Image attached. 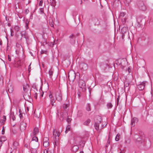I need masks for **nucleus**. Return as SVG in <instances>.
I'll return each instance as SVG.
<instances>
[{
  "label": "nucleus",
  "instance_id": "nucleus-16",
  "mask_svg": "<svg viewBox=\"0 0 153 153\" xmlns=\"http://www.w3.org/2000/svg\"><path fill=\"white\" fill-rule=\"evenodd\" d=\"M39 129L38 128L35 127L34 128L33 135H36L39 133Z\"/></svg>",
  "mask_w": 153,
  "mask_h": 153
},
{
  "label": "nucleus",
  "instance_id": "nucleus-56",
  "mask_svg": "<svg viewBox=\"0 0 153 153\" xmlns=\"http://www.w3.org/2000/svg\"><path fill=\"white\" fill-rule=\"evenodd\" d=\"M141 140V139L140 138V137L138 138L136 140V141L137 142H140Z\"/></svg>",
  "mask_w": 153,
  "mask_h": 153
},
{
  "label": "nucleus",
  "instance_id": "nucleus-36",
  "mask_svg": "<svg viewBox=\"0 0 153 153\" xmlns=\"http://www.w3.org/2000/svg\"><path fill=\"white\" fill-rule=\"evenodd\" d=\"M32 153H36V149H33L31 150Z\"/></svg>",
  "mask_w": 153,
  "mask_h": 153
},
{
  "label": "nucleus",
  "instance_id": "nucleus-54",
  "mask_svg": "<svg viewBox=\"0 0 153 153\" xmlns=\"http://www.w3.org/2000/svg\"><path fill=\"white\" fill-rule=\"evenodd\" d=\"M23 90L24 91H25V92L27 91V89L26 87H25L24 86H23Z\"/></svg>",
  "mask_w": 153,
  "mask_h": 153
},
{
  "label": "nucleus",
  "instance_id": "nucleus-19",
  "mask_svg": "<svg viewBox=\"0 0 153 153\" xmlns=\"http://www.w3.org/2000/svg\"><path fill=\"white\" fill-rule=\"evenodd\" d=\"M13 91V87L10 85V86H8V91L10 93H11Z\"/></svg>",
  "mask_w": 153,
  "mask_h": 153
},
{
  "label": "nucleus",
  "instance_id": "nucleus-50",
  "mask_svg": "<svg viewBox=\"0 0 153 153\" xmlns=\"http://www.w3.org/2000/svg\"><path fill=\"white\" fill-rule=\"evenodd\" d=\"M31 63L28 66V71H29V73L30 71V69H31V67H30V65Z\"/></svg>",
  "mask_w": 153,
  "mask_h": 153
},
{
  "label": "nucleus",
  "instance_id": "nucleus-13",
  "mask_svg": "<svg viewBox=\"0 0 153 153\" xmlns=\"http://www.w3.org/2000/svg\"><path fill=\"white\" fill-rule=\"evenodd\" d=\"M26 123L24 122H22L21 123L20 125V129L21 130H24L26 129Z\"/></svg>",
  "mask_w": 153,
  "mask_h": 153
},
{
  "label": "nucleus",
  "instance_id": "nucleus-58",
  "mask_svg": "<svg viewBox=\"0 0 153 153\" xmlns=\"http://www.w3.org/2000/svg\"><path fill=\"white\" fill-rule=\"evenodd\" d=\"M32 87L33 88H34V89H36V85H33L32 86Z\"/></svg>",
  "mask_w": 153,
  "mask_h": 153
},
{
  "label": "nucleus",
  "instance_id": "nucleus-17",
  "mask_svg": "<svg viewBox=\"0 0 153 153\" xmlns=\"http://www.w3.org/2000/svg\"><path fill=\"white\" fill-rule=\"evenodd\" d=\"M50 3L51 5L53 7H54L56 5L55 0H50Z\"/></svg>",
  "mask_w": 153,
  "mask_h": 153
},
{
  "label": "nucleus",
  "instance_id": "nucleus-57",
  "mask_svg": "<svg viewBox=\"0 0 153 153\" xmlns=\"http://www.w3.org/2000/svg\"><path fill=\"white\" fill-rule=\"evenodd\" d=\"M49 97L50 99H51L53 97L51 93V94L49 95Z\"/></svg>",
  "mask_w": 153,
  "mask_h": 153
},
{
  "label": "nucleus",
  "instance_id": "nucleus-11",
  "mask_svg": "<svg viewBox=\"0 0 153 153\" xmlns=\"http://www.w3.org/2000/svg\"><path fill=\"white\" fill-rule=\"evenodd\" d=\"M69 37L70 38V42L72 44H74L75 42V35H74L73 34H71L69 36Z\"/></svg>",
  "mask_w": 153,
  "mask_h": 153
},
{
  "label": "nucleus",
  "instance_id": "nucleus-37",
  "mask_svg": "<svg viewBox=\"0 0 153 153\" xmlns=\"http://www.w3.org/2000/svg\"><path fill=\"white\" fill-rule=\"evenodd\" d=\"M68 105L67 104H64L63 105V107L64 109V110H65V109H67L68 107Z\"/></svg>",
  "mask_w": 153,
  "mask_h": 153
},
{
  "label": "nucleus",
  "instance_id": "nucleus-44",
  "mask_svg": "<svg viewBox=\"0 0 153 153\" xmlns=\"http://www.w3.org/2000/svg\"><path fill=\"white\" fill-rule=\"evenodd\" d=\"M82 115V113L80 111H79L78 112V114L77 115H78L80 117Z\"/></svg>",
  "mask_w": 153,
  "mask_h": 153
},
{
  "label": "nucleus",
  "instance_id": "nucleus-51",
  "mask_svg": "<svg viewBox=\"0 0 153 153\" xmlns=\"http://www.w3.org/2000/svg\"><path fill=\"white\" fill-rule=\"evenodd\" d=\"M66 129L68 131H70V127L69 126H67L66 128Z\"/></svg>",
  "mask_w": 153,
  "mask_h": 153
},
{
  "label": "nucleus",
  "instance_id": "nucleus-34",
  "mask_svg": "<svg viewBox=\"0 0 153 153\" xmlns=\"http://www.w3.org/2000/svg\"><path fill=\"white\" fill-rule=\"evenodd\" d=\"M34 116L35 117L38 118L40 116V114L39 113L37 114H36L35 112V111L34 112Z\"/></svg>",
  "mask_w": 153,
  "mask_h": 153
},
{
  "label": "nucleus",
  "instance_id": "nucleus-26",
  "mask_svg": "<svg viewBox=\"0 0 153 153\" xmlns=\"http://www.w3.org/2000/svg\"><path fill=\"white\" fill-rule=\"evenodd\" d=\"M49 145V143L48 141V142H44L43 143V145L45 147H47Z\"/></svg>",
  "mask_w": 153,
  "mask_h": 153
},
{
  "label": "nucleus",
  "instance_id": "nucleus-45",
  "mask_svg": "<svg viewBox=\"0 0 153 153\" xmlns=\"http://www.w3.org/2000/svg\"><path fill=\"white\" fill-rule=\"evenodd\" d=\"M28 21H27H27H26V29H27L28 28Z\"/></svg>",
  "mask_w": 153,
  "mask_h": 153
},
{
  "label": "nucleus",
  "instance_id": "nucleus-20",
  "mask_svg": "<svg viewBox=\"0 0 153 153\" xmlns=\"http://www.w3.org/2000/svg\"><path fill=\"white\" fill-rule=\"evenodd\" d=\"M100 123H95L94 126L95 127V129L97 131H98L99 130V124Z\"/></svg>",
  "mask_w": 153,
  "mask_h": 153
},
{
  "label": "nucleus",
  "instance_id": "nucleus-32",
  "mask_svg": "<svg viewBox=\"0 0 153 153\" xmlns=\"http://www.w3.org/2000/svg\"><path fill=\"white\" fill-rule=\"evenodd\" d=\"M49 74L50 76V77L51 78H52L53 76V71L51 70H49Z\"/></svg>",
  "mask_w": 153,
  "mask_h": 153
},
{
  "label": "nucleus",
  "instance_id": "nucleus-4",
  "mask_svg": "<svg viewBox=\"0 0 153 153\" xmlns=\"http://www.w3.org/2000/svg\"><path fill=\"white\" fill-rule=\"evenodd\" d=\"M58 117L61 121L63 120V119L66 118L67 117L68 113L67 112H64L63 111H62L59 113V112H58Z\"/></svg>",
  "mask_w": 153,
  "mask_h": 153
},
{
  "label": "nucleus",
  "instance_id": "nucleus-62",
  "mask_svg": "<svg viewBox=\"0 0 153 153\" xmlns=\"http://www.w3.org/2000/svg\"><path fill=\"white\" fill-rule=\"evenodd\" d=\"M29 12V10H27V9H26L25 11V13H26V14H27Z\"/></svg>",
  "mask_w": 153,
  "mask_h": 153
},
{
  "label": "nucleus",
  "instance_id": "nucleus-38",
  "mask_svg": "<svg viewBox=\"0 0 153 153\" xmlns=\"http://www.w3.org/2000/svg\"><path fill=\"white\" fill-rule=\"evenodd\" d=\"M120 136V135L117 134L115 137V140L116 141H118L119 140V137Z\"/></svg>",
  "mask_w": 153,
  "mask_h": 153
},
{
  "label": "nucleus",
  "instance_id": "nucleus-18",
  "mask_svg": "<svg viewBox=\"0 0 153 153\" xmlns=\"http://www.w3.org/2000/svg\"><path fill=\"white\" fill-rule=\"evenodd\" d=\"M86 109L88 111H90L91 110V105L90 103H88L86 107Z\"/></svg>",
  "mask_w": 153,
  "mask_h": 153
},
{
  "label": "nucleus",
  "instance_id": "nucleus-59",
  "mask_svg": "<svg viewBox=\"0 0 153 153\" xmlns=\"http://www.w3.org/2000/svg\"><path fill=\"white\" fill-rule=\"evenodd\" d=\"M48 150L46 149H45L44 151V153H48Z\"/></svg>",
  "mask_w": 153,
  "mask_h": 153
},
{
  "label": "nucleus",
  "instance_id": "nucleus-1",
  "mask_svg": "<svg viewBox=\"0 0 153 153\" xmlns=\"http://www.w3.org/2000/svg\"><path fill=\"white\" fill-rule=\"evenodd\" d=\"M79 87L82 89V91L84 92L86 90V84L84 80L82 79H80L79 82Z\"/></svg>",
  "mask_w": 153,
  "mask_h": 153
},
{
  "label": "nucleus",
  "instance_id": "nucleus-41",
  "mask_svg": "<svg viewBox=\"0 0 153 153\" xmlns=\"http://www.w3.org/2000/svg\"><path fill=\"white\" fill-rule=\"evenodd\" d=\"M19 112L20 113V114L19 115V116L21 119H22V118H23V116L22 114L21 113V110L20 109L19 110Z\"/></svg>",
  "mask_w": 153,
  "mask_h": 153
},
{
  "label": "nucleus",
  "instance_id": "nucleus-43",
  "mask_svg": "<svg viewBox=\"0 0 153 153\" xmlns=\"http://www.w3.org/2000/svg\"><path fill=\"white\" fill-rule=\"evenodd\" d=\"M10 32H11V36H14V32L13 30H12V29H10Z\"/></svg>",
  "mask_w": 153,
  "mask_h": 153
},
{
  "label": "nucleus",
  "instance_id": "nucleus-53",
  "mask_svg": "<svg viewBox=\"0 0 153 153\" xmlns=\"http://www.w3.org/2000/svg\"><path fill=\"white\" fill-rule=\"evenodd\" d=\"M40 12L41 13H44V11L43 9L42 8H41L40 9Z\"/></svg>",
  "mask_w": 153,
  "mask_h": 153
},
{
  "label": "nucleus",
  "instance_id": "nucleus-14",
  "mask_svg": "<svg viewBox=\"0 0 153 153\" xmlns=\"http://www.w3.org/2000/svg\"><path fill=\"white\" fill-rule=\"evenodd\" d=\"M6 140V138L4 137H1L0 138V148L2 145V142H4Z\"/></svg>",
  "mask_w": 153,
  "mask_h": 153
},
{
  "label": "nucleus",
  "instance_id": "nucleus-28",
  "mask_svg": "<svg viewBox=\"0 0 153 153\" xmlns=\"http://www.w3.org/2000/svg\"><path fill=\"white\" fill-rule=\"evenodd\" d=\"M91 120L90 119H88L84 123V124L85 125H88L90 123Z\"/></svg>",
  "mask_w": 153,
  "mask_h": 153
},
{
  "label": "nucleus",
  "instance_id": "nucleus-33",
  "mask_svg": "<svg viewBox=\"0 0 153 153\" xmlns=\"http://www.w3.org/2000/svg\"><path fill=\"white\" fill-rule=\"evenodd\" d=\"M14 29L17 32H18L20 30V27L18 26H15L14 27Z\"/></svg>",
  "mask_w": 153,
  "mask_h": 153
},
{
  "label": "nucleus",
  "instance_id": "nucleus-46",
  "mask_svg": "<svg viewBox=\"0 0 153 153\" xmlns=\"http://www.w3.org/2000/svg\"><path fill=\"white\" fill-rule=\"evenodd\" d=\"M43 0H41V1H40L39 3V5L42 6V4L43 3Z\"/></svg>",
  "mask_w": 153,
  "mask_h": 153
},
{
  "label": "nucleus",
  "instance_id": "nucleus-9",
  "mask_svg": "<svg viewBox=\"0 0 153 153\" xmlns=\"http://www.w3.org/2000/svg\"><path fill=\"white\" fill-rule=\"evenodd\" d=\"M102 120L101 117L99 115L95 116L94 121L95 123H101Z\"/></svg>",
  "mask_w": 153,
  "mask_h": 153
},
{
  "label": "nucleus",
  "instance_id": "nucleus-52",
  "mask_svg": "<svg viewBox=\"0 0 153 153\" xmlns=\"http://www.w3.org/2000/svg\"><path fill=\"white\" fill-rule=\"evenodd\" d=\"M46 52V51H44L43 50H42V51H41V54L44 53H45Z\"/></svg>",
  "mask_w": 153,
  "mask_h": 153
},
{
  "label": "nucleus",
  "instance_id": "nucleus-27",
  "mask_svg": "<svg viewBox=\"0 0 153 153\" xmlns=\"http://www.w3.org/2000/svg\"><path fill=\"white\" fill-rule=\"evenodd\" d=\"M33 137L32 138V140L37 142L38 141V137L36 136V135H33Z\"/></svg>",
  "mask_w": 153,
  "mask_h": 153
},
{
  "label": "nucleus",
  "instance_id": "nucleus-10",
  "mask_svg": "<svg viewBox=\"0 0 153 153\" xmlns=\"http://www.w3.org/2000/svg\"><path fill=\"white\" fill-rule=\"evenodd\" d=\"M145 82H142L140 85L137 86L138 88L140 90H143L144 88Z\"/></svg>",
  "mask_w": 153,
  "mask_h": 153
},
{
  "label": "nucleus",
  "instance_id": "nucleus-21",
  "mask_svg": "<svg viewBox=\"0 0 153 153\" xmlns=\"http://www.w3.org/2000/svg\"><path fill=\"white\" fill-rule=\"evenodd\" d=\"M10 118H12L13 120H15L16 119V117L14 115V113L12 112L10 114Z\"/></svg>",
  "mask_w": 153,
  "mask_h": 153
},
{
  "label": "nucleus",
  "instance_id": "nucleus-42",
  "mask_svg": "<svg viewBox=\"0 0 153 153\" xmlns=\"http://www.w3.org/2000/svg\"><path fill=\"white\" fill-rule=\"evenodd\" d=\"M48 137H45L44 138L43 141V142H48Z\"/></svg>",
  "mask_w": 153,
  "mask_h": 153
},
{
  "label": "nucleus",
  "instance_id": "nucleus-8",
  "mask_svg": "<svg viewBox=\"0 0 153 153\" xmlns=\"http://www.w3.org/2000/svg\"><path fill=\"white\" fill-rule=\"evenodd\" d=\"M92 21L95 25H99L100 23L99 19L96 17H94L92 19Z\"/></svg>",
  "mask_w": 153,
  "mask_h": 153
},
{
  "label": "nucleus",
  "instance_id": "nucleus-47",
  "mask_svg": "<svg viewBox=\"0 0 153 153\" xmlns=\"http://www.w3.org/2000/svg\"><path fill=\"white\" fill-rule=\"evenodd\" d=\"M133 119L135 122H137L138 121V119L136 117H134Z\"/></svg>",
  "mask_w": 153,
  "mask_h": 153
},
{
  "label": "nucleus",
  "instance_id": "nucleus-25",
  "mask_svg": "<svg viewBox=\"0 0 153 153\" xmlns=\"http://www.w3.org/2000/svg\"><path fill=\"white\" fill-rule=\"evenodd\" d=\"M79 147L77 146H74L73 147L72 150L73 151H76L78 149Z\"/></svg>",
  "mask_w": 153,
  "mask_h": 153
},
{
  "label": "nucleus",
  "instance_id": "nucleus-61",
  "mask_svg": "<svg viewBox=\"0 0 153 153\" xmlns=\"http://www.w3.org/2000/svg\"><path fill=\"white\" fill-rule=\"evenodd\" d=\"M4 134V130L3 129L2 131V134Z\"/></svg>",
  "mask_w": 153,
  "mask_h": 153
},
{
  "label": "nucleus",
  "instance_id": "nucleus-29",
  "mask_svg": "<svg viewBox=\"0 0 153 153\" xmlns=\"http://www.w3.org/2000/svg\"><path fill=\"white\" fill-rule=\"evenodd\" d=\"M107 106L108 108H110L112 107L113 105L111 103L109 102L107 104Z\"/></svg>",
  "mask_w": 153,
  "mask_h": 153
},
{
  "label": "nucleus",
  "instance_id": "nucleus-40",
  "mask_svg": "<svg viewBox=\"0 0 153 153\" xmlns=\"http://www.w3.org/2000/svg\"><path fill=\"white\" fill-rule=\"evenodd\" d=\"M67 121L68 123H69L70 122H71V119L70 118L68 117V116L67 115Z\"/></svg>",
  "mask_w": 153,
  "mask_h": 153
},
{
  "label": "nucleus",
  "instance_id": "nucleus-30",
  "mask_svg": "<svg viewBox=\"0 0 153 153\" xmlns=\"http://www.w3.org/2000/svg\"><path fill=\"white\" fill-rule=\"evenodd\" d=\"M130 84L127 82H125L124 83V86L125 88L128 87L129 86Z\"/></svg>",
  "mask_w": 153,
  "mask_h": 153
},
{
  "label": "nucleus",
  "instance_id": "nucleus-60",
  "mask_svg": "<svg viewBox=\"0 0 153 153\" xmlns=\"http://www.w3.org/2000/svg\"><path fill=\"white\" fill-rule=\"evenodd\" d=\"M54 140V145H57V140Z\"/></svg>",
  "mask_w": 153,
  "mask_h": 153
},
{
  "label": "nucleus",
  "instance_id": "nucleus-22",
  "mask_svg": "<svg viewBox=\"0 0 153 153\" xmlns=\"http://www.w3.org/2000/svg\"><path fill=\"white\" fill-rule=\"evenodd\" d=\"M49 21L51 26V27H53L54 26V25L52 19V18H50V19H49Z\"/></svg>",
  "mask_w": 153,
  "mask_h": 153
},
{
  "label": "nucleus",
  "instance_id": "nucleus-35",
  "mask_svg": "<svg viewBox=\"0 0 153 153\" xmlns=\"http://www.w3.org/2000/svg\"><path fill=\"white\" fill-rule=\"evenodd\" d=\"M126 18H123L122 19V23L123 24L125 25V23L126 22Z\"/></svg>",
  "mask_w": 153,
  "mask_h": 153
},
{
  "label": "nucleus",
  "instance_id": "nucleus-12",
  "mask_svg": "<svg viewBox=\"0 0 153 153\" xmlns=\"http://www.w3.org/2000/svg\"><path fill=\"white\" fill-rule=\"evenodd\" d=\"M20 37L19 36V35H16V37L20 39H21L23 36L24 38H25V39L27 40V39H28V37L27 36V35L26 34H24L23 35L22 34V32H21L20 33Z\"/></svg>",
  "mask_w": 153,
  "mask_h": 153
},
{
  "label": "nucleus",
  "instance_id": "nucleus-64",
  "mask_svg": "<svg viewBox=\"0 0 153 153\" xmlns=\"http://www.w3.org/2000/svg\"><path fill=\"white\" fill-rule=\"evenodd\" d=\"M60 133L59 132H58V134H57V136L58 137H59L60 136Z\"/></svg>",
  "mask_w": 153,
  "mask_h": 153
},
{
  "label": "nucleus",
  "instance_id": "nucleus-48",
  "mask_svg": "<svg viewBox=\"0 0 153 153\" xmlns=\"http://www.w3.org/2000/svg\"><path fill=\"white\" fill-rule=\"evenodd\" d=\"M131 68H130V67H129L128 68V73H131Z\"/></svg>",
  "mask_w": 153,
  "mask_h": 153
},
{
  "label": "nucleus",
  "instance_id": "nucleus-6",
  "mask_svg": "<svg viewBox=\"0 0 153 153\" xmlns=\"http://www.w3.org/2000/svg\"><path fill=\"white\" fill-rule=\"evenodd\" d=\"M56 100L60 102L62 100V95L60 91H57L56 95Z\"/></svg>",
  "mask_w": 153,
  "mask_h": 153
},
{
  "label": "nucleus",
  "instance_id": "nucleus-2",
  "mask_svg": "<svg viewBox=\"0 0 153 153\" xmlns=\"http://www.w3.org/2000/svg\"><path fill=\"white\" fill-rule=\"evenodd\" d=\"M137 4L139 8L141 10L144 11L146 10V6L142 1L138 0L137 2Z\"/></svg>",
  "mask_w": 153,
  "mask_h": 153
},
{
  "label": "nucleus",
  "instance_id": "nucleus-63",
  "mask_svg": "<svg viewBox=\"0 0 153 153\" xmlns=\"http://www.w3.org/2000/svg\"><path fill=\"white\" fill-rule=\"evenodd\" d=\"M2 40L0 38V45H1L2 44Z\"/></svg>",
  "mask_w": 153,
  "mask_h": 153
},
{
  "label": "nucleus",
  "instance_id": "nucleus-7",
  "mask_svg": "<svg viewBox=\"0 0 153 153\" xmlns=\"http://www.w3.org/2000/svg\"><path fill=\"white\" fill-rule=\"evenodd\" d=\"M80 68L81 70L85 71L88 69V65L87 64L84 63H82L79 65Z\"/></svg>",
  "mask_w": 153,
  "mask_h": 153
},
{
  "label": "nucleus",
  "instance_id": "nucleus-49",
  "mask_svg": "<svg viewBox=\"0 0 153 153\" xmlns=\"http://www.w3.org/2000/svg\"><path fill=\"white\" fill-rule=\"evenodd\" d=\"M34 97L36 99H37V94L36 93H35L34 95Z\"/></svg>",
  "mask_w": 153,
  "mask_h": 153
},
{
  "label": "nucleus",
  "instance_id": "nucleus-24",
  "mask_svg": "<svg viewBox=\"0 0 153 153\" xmlns=\"http://www.w3.org/2000/svg\"><path fill=\"white\" fill-rule=\"evenodd\" d=\"M58 132L57 131V130H54L53 131V135L54 136L55 139H56V137L57 136V134L58 133Z\"/></svg>",
  "mask_w": 153,
  "mask_h": 153
},
{
  "label": "nucleus",
  "instance_id": "nucleus-3",
  "mask_svg": "<svg viewBox=\"0 0 153 153\" xmlns=\"http://www.w3.org/2000/svg\"><path fill=\"white\" fill-rule=\"evenodd\" d=\"M128 28L124 26L121 29V33L122 34V38L123 39H124L125 35L128 34Z\"/></svg>",
  "mask_w": 153,
  "mask_h": 153
},
{
  "label": "nucleus",
  "instance_id": "nucleus-31",
  "mask_svg": "<svg viewBox=\"0 0 153 153\" xmlns=\"http://www.w3.org/2000/svg\"><path fill=\"white\" fill-rule=\"evenodd\" d=\"M135 123L134 121L132 119L131 121V126L134 127L135 126Z\"/></svg>",
  "mask_w": 153,
  "mask_h": 153
},
{
  "label": "nucleus",
  "instance_id": "nucleus-55",
  "mask_svg": "<svg viewBox=\"0 0 153 153\" xmlns=\"http://www.w3.org/2000/svg\"><path fill=\"white\" fill-rule=\"evenodd\" d=\"M8 60L9 61H11V57H10V56L9 55H8Z\"/></svg>",
  "mask_w": 153,
  "mask_h": 153
},
{
  "label": "nucleus",
  "instance_id": "nucleus-23",
  "mask_svg": "<svg viewBox=\"0 0 153 153\" xmlns=\"http://www.w3.org/2000/svg\"><path fill=\"white\" fill-rule=\"evenodd\" d=\"M51 104V105L52 106H56V105H55L54 103L55 102V100L54 99H51L50 100Z\"/></svg>",
  "mask_w": 153,
  "mask_h": 153
},
{
  "label": "nucleus",
  "instance_id": "nucleus-5",
  "mask_svg": "<svg viewBox=\"0 0 153 153\" xmlns=\"http://www.w3.org/2000/svg\"><path fill=\"white\" fill-rule=\"evenodd\" d=\"M68 78L70 80L73 81L76 77V74L74 71L70 72L68 73Z\"/></svg>",
  "mask_w": 153,
  "mask_h": 153
},
{
  "label": "nucleus",
  "instance_id": "nucleus-39",
  "mask_svg": "<svg viewBox=\"0 0 153 153\" xmlns=\"http://www.w3.org/2000/svg\"><path fill=\"white\" fill-rule=\"evenodd\" d=\"M125 13L124 12L121 13L120 14V16L123 17L125 15Z\"/></svg>",
  "mask_w": 153,
  "mask_h": 153
},
{
  "label": "nucleus",
  "instance_id": "nucleus-15",
  "mask_svg": "<svg viewBox=\"0 0 153 153\" xmlns=\"http://www.w3.org/2000/svg\"><path fill=\"white\" fill-rule=\"evenodd\" d=\"M124 1L125 5L127 7H128L130 4L131 2V0H124Z\"/></svg>",
  "mask_w": 153,
  "mask_h": 153
}]
</instances>
